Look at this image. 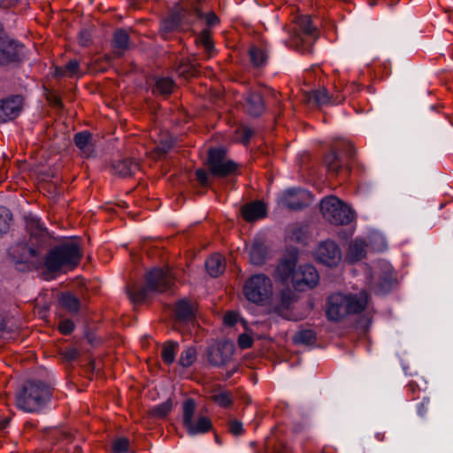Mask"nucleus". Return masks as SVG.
I'll use <instances>...</instances> for the list:
<instances>
[{"mask_svg": "<svg viewBox=\"0 0 453 453\" xmlns=\"http://www.w3.org/2000/svg\"><path fill=\"white\" fill-rule=\"evenodd\" d=\"M368 297L365 291L358 294H334L327 301L326 317L330 321L339 322L348 315L360 313L366 307Z\"/></svg>", "mask_w": 453, "mask_h": 453, "instance_id": "1", "label": "nucleus"}, {"mask_svg": "<svg viewBox=\"0 0 453 453\" xmlns=\"http://www.w3.org/2000/svg\"><path fill=\"white\" fill-rule=\"evenodd\" d=\"M81 257L80 245L75 241H70L56 246L48 252L44 259V267L50 273L73 270L78 266Z\"/></svg>", "mask_w": 453, "mask_h": 453, "instance_id": "2", "label": "nucleus"}, {"mask_svg": "<svg viewBox=\"0 0 453 453\" xmlns=\"http://www.w3.org/2000/svg\"><path fill=\"white\" fill-rule=\"evenodd\" d=\"M145 281L144 287L127 288L129 298L134 303L144 302L150 293H163L171 289L174 278L169 268H153L146 273Z\"/></svg>", "mask_w": 453, "mask_h": 453, "instance_id": "3", "label": "nucleus"}, {"mask_svg": "<svg viewBox=\"0 0 453 453\" xmlns=\"http://www.w3.org/2000/svg\"><path fill=\"white\" fill-rule=\"evenodd\" d=\"M51 392L48 385L42 381H27L21 392L17 395V405L25 411L40 410L50 398Z\"/></svg>", "mask_w": 453, "mask_h": 453, "instance_id": "4", "label": "nucleus"}, {"mask_svg": "<svg viewBox=\"0 0 453 453\" xmlns=\"http://www.w3.org/2000/svg\"><path fill=\"white\" fill-rule=\"evenodd\" d=\"M355 148L350 142H341L334 144L332 150L325 156L324 164L327 171L333 175H338L346 170L349 173V161L355 157Z\"/></svg>", "mask_w": 453, "mask_h": 453, "instance_id": "5", "label": "nucleus"}, {"mask_svg": "<svg viewBox=\"0 0 453 453\" xmlns=\"http://www.w3.org/2000/svg\"><path fill=\"white\" fill-rule=\"evenodd\" d=\"M243 293L250 302L256 304H264L273 296V282L264 273L255 274L246 280L243 286Z\"/></svg>", "mask_w": 453, "mask_h": 453, "instance_id": "6", "label": "nucleus"}, {"mask_svg": "<svg viewBox=\"0 0 453 453\" xmlns=\"http://www.w3.org/2000/svg\"><path fill=\"white\" fill-rule=\"evenodd\" d=\"M320 211L326 220L336 226L348 225L354 219L352 210L335 196L324 198Z\"/></svg>", "mask_w": 453, "mask_h": 453, "instance_id": "7", "label": "nucleus"}, {"mask_svg": "<svg viewBox=\"0 0 453 453\" xmlns=\"http://www.w3.org/2000/svg\"><path fill=\"white\" fill-rule=\"evenodd\" d=\"M196 403L187 399L183 403V426L190 435L207 433L211 429V421L207 416L195 417Z\"/></svg>", "mask_w": 453, "mask_h": 453, "instance_id": "8", "label": "nucleus"}, {"mask_svg": "<svg viewBox=\"0 0 453 453\" xmlns=\"http://www.w3.org/2000/svg\"><path fill=\"white\" fill-rule=\"evenodd\" d=\"M393 268L386 261L379 262L370 275V288L376 293L388 292L394 282Z\"/></svg>", "mask_w": 453, "mask_h": 453, "instance_id": "9", "label": "nucleus"}, {"mask_svg": "<svg viewBox=\"0 0 453 453\" xmlns=\"http://www.w3.org/2000/svg\"><path fill=\"white\" fill-rule=\"evenodd\" d=\"M208 166L210 173L218 177H226L237 169V165L226 157V150L221 148L209 150Z\"/></svg>", "mask_w": 453, "mask_h": 453, "instance_id": "10", "label": "nucleus"}, {"mask_svg": "<svg viewBox=\"0 0 453 453\" xmlns=\"http://www.w3.org/2000/svg\"><path fill=\"white\" fill-rule=\"evenodd\" d=\"M312 202L311 194L301 188H290L284 191L279 197V203L289 210H302L309 206Z\"/></svg>", "mask_w": 453, "mask_h": 453, "instance_id": "11", "label": "nucleus"}, {"mask_svg": "<svg viewBox=\"0 0 453 453\" xmlns=\"http://www.w3.org/2000/svg\"><path fill=\"white\" fill-rule=\"evenodd\" d=\"M315 257L318 262L329 267L335 266L342 259V251L333 241H325L319 244Z\"/></svg>", "mask_w": 453, "mask_h": 453, "instance_id": "12", "label": "nucleus"}, {"mask_svg": "<svg viewBox=\"0 0 453 453\" xmlns=\"http://www.w3.org/2000/svg\"><path fill=\"white\" fill-rule=\"evenodd\" d=\"M234 351V344L229 342H221L207 349V361L214 366L226 365Z\"/></svg>", "mask_w": 453, "mask_h": 453, "instance_id": "13", "label": "nucleus"}, {"mask_svg": "<svg viewBox=\"0 0 453 453\" xmlns=\"http://www.w3.org/2000/svg\"><path fill=\"white\" fill-rule=\"evenodd\" d=\"M294 278L295 288L299 291L314 288L319 280V273L316 268L311 265L299 266Z\"/></svg>", "mask_w": 453, "mask_h": 453, "instance_id": "14", "label": "nucleus"}, {"mask_svg": "<svg viewBox=\"0 0 453 453\" xmlns=\"http://www.w3.org/2000/svg\"><path fill=\"white\" fill-rule=\"evenodd\" d=\"M23 57V46L8 37H0V65L19 61Z\"/></svg>", "mask_w": 453, "mask_h": 453, "instance_id": "15", "label": "nucleus"}, {"mask_svg": "<svg viewBox=\"0 0 453 453\" xmlns=\"http://www.w3.org/2000/svg\"><path fill=\"white\" fill-rule=\"evenodd\" d=\"M23 98L12 96L0 101V123L17 118L22 111Z\"/></svg>", "mask_w": 453, "mask_h": 453, "instance_id": "16", "label": "nucleus"}, {"mask_svg": "<svg viewBox=\"0 0 453 453\" xmlns=\"http://www.w3.org/2000/svg\"><path fill=\"white\" fill-rule=\"evenodd\" d=\"M296 261L294 258L282 261L276 269V277L284 284L292 283L295 288V275Z\"/></svg>", "mask_w": 453, "mask_h": 453, "instance_id": "17", "label": "nucleus"}, {"mask_svg": "<svg viewBox=\"0 0 453 453\" xmlns=\"http://www.w3.org/2000/svg\"><path fill=\"white\" fill-rule=\"evenodd\" d=\"M242 214L246 221H254L265 216V204L260 201L247 203L242 208Z\"/></svg>", "mask_w": 453, "mask_h": 453, "instance_id": "18", "label": "nucleus"}, {"mask_svg": "<svg viewBox=\"0 0 453 453\" xmlns=\"http://www.w3.org/2000/svg\"><path fill=\"white\" fill-rule=\"evenodd\" d=\"M342 100L343 97L341 99H334L329 96L328 91L325 88L312 90L305 94V101L308 104H314L319 106L325 105L330 102H342Z\"/></svg>", "mask_w": 453, "mask_h": 453, "instance_id": "19", "label": "nucleus"}, {"mask_svg": "<svg viewBox=\"0 0 453 453\" xmlns=\"http://www.w3.org/2000/svg\"><path fill=\"white\" fill-rule=\"evenodd\" d=\"M182 15L180 12H173L166 19H163L160 26V34L164 39L179 29Z\"/></svg>", "mask_w": 453, "mask_h": 453, "instance_id": "20", "label": "nucleus"}, {"mask_svg": "<svg viewBox=\"0 0 453 453\" xmlns=\"http://www.w3.org/2000/svg\"><path fill=\"white\" fill-rule=\"evenodd\" d=\"M74 143L81 150V153L88 157L94 151V145L92 142V134L89 132H80L74 135Z\"/></svg>", "mask_w": 453, "mask_h": 453, "instance_id": "21", "label": "nucleus"}, {"mask_svg": "<svg viewBox=\"0 0 453 453\" xmlns=\"http://www.w3.org/2000/svg\"><path fill=\"white\" fill-rule=\"evenodd\" d=\"M367 244L361 239H356L350 242L349 250L346 255V259L350 263L360 261L366 255Z\"/></svg>", "mask_w": 453, "mask_h": 453, "instance_id": "22", "label": "nucleus"}, {"mask_svg": "<svg viewBox=\"0 0 453 453\" xmlns=\"http://www.w3.org/2000/svg\"><path fill=\"white\" fill-rule=\"evenodd\" d=\"M138 168V163L129 158L119 160L112 165L113 173L121 177L134 174Z\"/></svg>", "mask_w": 453, "mask_h": 453, "instance_id": "23", "label": "nucleus"}, {"mask_svg": "<svg viewBox=\"0 0 453 453\" xmlns=\"http://www.w3.org/2000/svg\"><path fill=\"white\" fill-rule=\"evenodd\" d=\"M175 314L179 321H191L195 316V304L183 299L177 303Z\"/></svg>", "mask_w": 453, "mask_h": 453, "instance_id": "24", "label": "nucleus"}, {"mask_svg": "<svg viewBox=\"0 0 453 453\" xmlns=\"http://www.w3.org/2000/svg\"><path fill=\"white\" fill-rule=\"evenodd\" d=\"M129 35L125 29H118L113 35L112 45L114 52L121 56L129 47Z\"/></svg>", "mask_w": 453, "mask_h": 453, "instance_id": "25", "label": "nucleus"}, {"mask_svg": "<svg viewBox=\"0 0 453 453\" xmlns=\"http://www.w3.org/2000/svg\"><path fill=\"white\" fill-rule=\"evenodd\" d=\"M266 257V247L260 240H255L250 249V259L253 265H262Z\"/></svg>", "mask_w": 453, "mask_h": 453, "instance_id": "26", "label": "nucleus"}, {"mask_svg": "<svg viewBox=\"0 0 453 453\" xmlns=\"http://www.w3.org/2000/svg\"><path fill=\"white\" fill-rule=\"evenodd\" d=\"M205 267L211 276L218 277L225 271V259L221 255L214 254L206 260Z\"/></svg>", "mask_w": 453, "mask_h": 453, "instance_id": "27", "label": "nucleus"}, {"mask_svg": "<svg viewBox=\"0 0 453 453\" xmlns=\"http://www.w3.org/2000/svg\"><path fill=\"white\" fill-rule=\"evenodd\" d=\"M80 75V64L76 59L69 60L63 66H56L54 69V76L57 78L74 77Z\"/></svg>", "mask_w": 453, "mask_h": 453, "instance_id": "28", "label": "nucleus"}, {"mask_svg": "<svg viewBox=\"0 0 453 453\" xmlns=\"http://www.w3.org/2000/svg\"><path fill=\"white\" fill-rule=\"evenodd\" d=\"M246 107L250 114L259 116L265 109L262 96L257 92L250 93L246 99Z\"/></svg>", "mask_w": 453, "mask_h": 453, "instance_id": "29", "label": "nucleus"}, {"mask_svg": "<svg viewBox=\"0 0 453 453\" xmlns=\"http://www.w3.org/2000/svg\"><path fill=\"white\" fill-rule=\"evenodd\" d=\"M178 347L179 344L175 342H167L164 344L161 357L165 364L171 365L174 362Z\"/></svg>", "mask_w": 453, "mask_h": 453, "instance_id": "30", "label": "nucleus"}, {"mask_svg": "<svg viewBox=\"0 0 453 453\" xmlns=\"http://www.w3.org/2000/svg\"><path fill=\"white\" fill-rule=\"evenodd\" d=\"M196 42L203 47L208 58H210L214 50L211 32L207 29L203 30L196 38Z\"/></svg>", "mask_w": 453, "mask_h": 453, "instance_id": "31", "label": "nucleus"}, {"mask_svg": "<svg viewBox=\"0 0 453 453\" xmlns=\"http://www.w3.org/2000/svg\"><path fill=\"white\" fill-rule=\"evenodd\" d=\"M173 88V81L170 78H157L153 92L159 95H169Z\"/></svg>", "mask_w": 453, "mask_h": 453, "instance_id": "32", "label": "nucleus"}, {"mask_svg": "<svg viewBox=\"0 0 453 453\" xmlns=\"http://www.w3.org/2000/svg\"><path fill=\"white\" fill-rule=\"evenodd\" d=\"M296 343L310 345L315 342L316 334L311 329H303L296 332L293 338Z\"/></svg>", "mask_w": 453, "mask_h": 453, "instance_id": "33", "label": "nucleus"}, {"mask_svg": "<svg viewBox=\"0 0 453 453\" xmlns=\"http://www.w3.org/2000/svg\"><path fill=\"white\" fill-rule=\"evenodd\" d=\"M60 303L71 312H76L80 309L79 299L70 293H64L61 295Z\"/></svg>", "mask_w": 453, "mask_h": 453, "instance_id": "34", "label": "nucleus"}, {"mask_svg": "<svg viewBox=\"0 0 453 453\" xmlns=\"http://www.w3.org/2000/svg\"><path fill=\"white\" fill-rule=\"evenodd\" d=\"M196 359V350L193 347L184 349L180 357L179 363L183 367H188L194 364Z\"/></svg>", "mask_w": 453, "mask_h": 453, "instance_id": "35", "label": "nucleus"}, {"mask_svg": "<svg viewBox=\"0 0 453 453\" xmlns=\"http://www.w3.org/2000/svg\"><path fill=\"white\" fill-rule=\"evenodd\" d=\"M296 27L305 35H313L315 31L309 16H300L296 19Z\"/></svg>", "mask_w": 453, "mask_h": 453, "instance_id": "36", "label": "nucleus"}, {"mask_svg": "<svg viewBox=\"0 0 453 453\" xmlns=\"http://www.w3.org/2000/svg\"><path fill=\"white\" fill-rule=\"evenodd\" d=\"M250 60L256 66H260L266 61L267 56L263 50L259 48H251L250 50Z\"/></svg>", "mask_w": 453, "mask_h": 453, "instance_id": "37", "label": "nucleus"}, {"mask_svg": "<svg viewBox=\"0 0 453 453\" xmlns=\"http://www.w3.org/2000/svg\"><path fill=\"white\" fill-rule=\"evenodd\" d=\"M130 441L126 437H120L116 439L112 442L111 452L112 453H127L129 449Z\"/></svg>", "mask_w": 453, "mask_h": 453, "instance_id": "38", "label": "nucleus"}, {"mask_svg": "<svg viewBox=\"0 0 453 453\" xmlns=\"http://www.w3.org/2000/svg\"><path fill=\"white\" fill-rule=\"evenodd\" d=\"M12 220V213L11 211L4 208H0V234L5 233L10 226V222Z\"/></svg>", "mask_w": 453, "mask_h": 453, "instance_id": "39", "label": "nucleus"}, {"mask_svg": "<svg viewBox=\"0 0 453 453\" xmlns=\"http://www.w3.org/2000/svg\"><path fill=\"white\" fill-rule=\"evenodd\" d=\"M172 409V403L170 400L164 402L153 409V414L157 417L163 418L166 416Z\"/></svg>", "mask_w": 453, "mask_h": 453, "instance_id": "40", "label": "nucleus"}, {"mask_svg": "<svg viewBox=\"0 0 453 453\" xmlns=\"http://www.w3.org/2000/svg\"><path fill=\"white\" fill-rule=\"evenodd\" d=\"M212 400L222 407H227L231 404L232 400L228 393L223 392L211 396Z\"/></svg>", "mask_w": 453, "mask_h": 453, "instance_id": "41", "label": "nucleus"}, {"mask_svg": "<svg viewBox=\"0 0 453 453\" xmlns=\"http://www.w3.org/2000/svg\"><path fill=\"white\" fill-rule=\"evenodd\" d=\"M74 324L70 319L61 320L58 324V329L63 334H69L73 332Z\"/></svg>", "mask_w": 453, "mask_h": 453, "instance_id": "42", "label": "nucleus"}, {"mask_svg": "<svg viewBox=\"0 0 453 453\" xmlns=\"http://www.w3.org/2000/svg\"><path fill=\"white\" fill-rule=\"evenodd\" d=\"M196 178L201 186H208L209 185V174L203 169H197L196 171Z\"/></svg>", "mask_w": 453, "mask_h": 453, "instance_id": "43", "label": "nucleus"}, {"mask_svg": "<svg viewBox=\"0 0 453 453\" xmlns=\"http://www.w3.org/2000/svg\"><path fill=\"white\" fill-rule=\"evenodd\" d=\"M253 344V339L246 334H242L239 336L238 338V345L241 349H248L250 347H251V345Z\"/></svg>", "mask_w": 453, "mask_h": 453, "instance_id": "44", "label": "nucleus"}, {"mask_svg": "<svg viewBox=\"0 0 453 453\" xmlns=\"http://www.w3.org/2000/svg\"><path fill=\"white\" fill-rule=\"evenodd\" d=\"M229 431L234 434V435H240L242 434L243 432V427H242V422L238 421V420H231L229 422Z\"/></svg>", "mask_w": 453, "mask_h": 453, "instance_id": "45", "label": "nucleus"}, {"mask_svg": "<svg viewBox=\"0 0 453 453\" xmlns=\"http://www.w3.org/2000/svg\"><path fill=\"white\" fill-rule=\"evenodd\" d=\"M282 305L284 307L289 306L294 302V296L290 290H285L280 295Z\"/></svg>", "mask_w": 453, "mask_h": 453, "instance_id": "46", "label": "nucleus"}, {"mask_svg": "<svg viewBox=\"0 0 453 453\" xmlns=\"http://www.w3.org/2000/svg\"><path fill=\"white\" fill-rule=\"evenodd\" d=\"M237 313L228 311L224 316V323L227 326H234L237 322Z\"/></svg>", "mask_w": 453, "mask_h": 453, "instance_id": "47", "label": "nucleus"}, {"mask_svg": "<svg viewBox=\"0 0 453 453\" xmlns=\"http://www.w3.org/2000/svg\"><path fill=\"white\" fill-rule=\"evenodd\" d=\"M195 72H196V69H195V65L193 64L185 63V64H181L180 66V74L187 73L189 75H193L195 73Z\"/></svg>", "mask_w": 453, "mask_h": 453, "instance_id": "48", "label": "nucleus"}, {"mask_svg": "<svg viewBox=\"0 0 453 453\" xmlns=\"http://www.w3.org/2000/svg\"><path fill=\"white\" fill-rule=\"evenodd\" d=\"M64 357L67 361H73L79 357V351L76 349H67L64 352Z\"/></svg>", "mask_w": 453, "mask_h": 453, "instance_id": "49", "label": "nucleus"}, {"mask_svg": "<svg viewBox=\"0 0 453 453\" xmlns=\"http://www.w3.org/2000/svg\"><path fill=\"white\" fill-rule=\"evenodd\" d=\"M205 19H206V23L209 26H214V25L218 24L219 21L218 16L214 12H209L205 16Z\"/></svg>", "mask_w": 453, "mask_h": 453, "instance_id": "50", "label": "nucleus"}, {"mask_svg": "<svg viewBox=\"0 0 453 453\" xmlns=\"http://www.w3.org/2000/svg\"><path fill=\"white\" fill-rule=\"evenodd\" d=\"M170 148L171 144H163L161 146L157 147L156 150L158 152L159 155H164L167 153Z\"/></svg>", "mask_w": 453, "mask_h": 453, "instance_id": "51", "label": "nucleus"}, {"mask_svg": "<svg viewBox=\"0 0 453 453\" xmlns=\"http://www.w3.org/2000/svg\"><path fill=\"white\" fill-rule=\"evenodd\" d=\"M18 0H0V7L7 8L17 3Z\"/></svg>", "mask_w": 453, "mask_h": 453, "instance_id": "52", "label": "nucleus"}, {"mask_svg": "<svg viewBox=\"0 0 453 453\" xmlns=\"http://www.w3.org/2000/svg\"><path fill=\"white\" fill-rule=\"evenodd\" d=\"M418 412L420 416H424L425 413L426 412V406H425V403H422L419 406H418Z\"/></svg>", "mask_w": 453, "mask_h": 453, "instance_id": "53", "label": "nucleus"}, {"mask_svg": "<svg viewBox=\"0 0 453 453\" xmlns=\"http://www.w3.org/2000/svg\"><path fill=\"white\" fill-rule=\"evenodd\" d=\"M244 133H245L246 140H249L250 138V136L252 135V131L250 129H245Z\"/></svg>", "mask_w": 453, "mask_h": 453, "instance_id": "54", "label": "nucleus"}, {"mask_svg": "<svg viewBox=\"0 0 453 453\" xmlns=\"http://www.w3.org/2000/svg\"><path fill=\"white\" fill-rule=\"evenodd\" d=\"M52 104L55 106H60L61 105V102H60L59 98H55V100H54V102H52Z\"/></svg>", "mask_w": 453, "mask_h": 453, "instance_id": "55", "label": "nucleus"}, {"mask_svg": "<svg viewBox=\"0 0 453 453\" xmlns=\"http://www.w3.org/2000/svg\"><path fill=\"white\" fill-rule=\"evenodd\" d=\"M30 253H31L32 256H35L36 255L35 250H33V249L30 250Z\"/></svg>", "mask_w": 453, "mask_h": 453, "instance_id": "56", "label": "nucleus"}]
</instances>
